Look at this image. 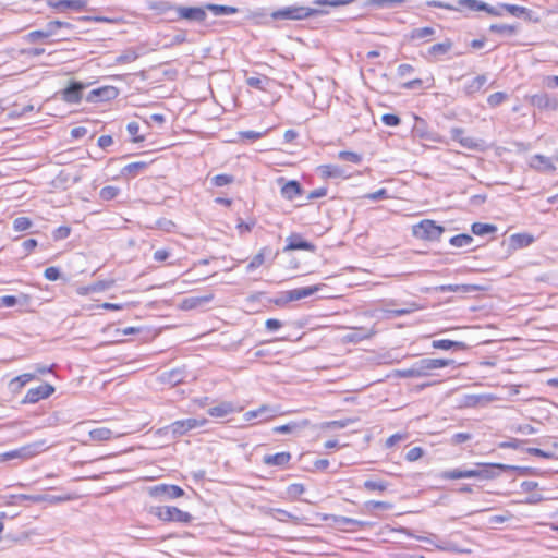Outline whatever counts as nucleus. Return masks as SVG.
<instances>
[{"instance_id":"nucleus-1","label":"nucleus","mask_w":558,"mask_h":558,"mask_svg":"<svg viewBox=\"0 0 558 558\" xmlns=\"http://www.w3.org/2000/svg\"><path fill=\"white\" fill-rule=\"evenodd\" d=\"M328 11L317 8H308L303 5H289L280 8L270 13V17L275 21L289 20L301 21L316 15L327 14Z\"/></svg>"},{"instance_id":"nucleus-2","label":"nucleus","mask_w":558,"mask_h":558,"mask_svg":"<svg viewBox=\"0 0 558 558\" xmlns=\"http://www.w3.org/2000/svg\"><path fill=\"white\" fill-rule=\"evenodd\" d=\"M149 513L166 522L189 524L193 521L191 513L172 506L150 507Z\"/></svg>"},{"instance_id":"nucleus-3","label":"nucleus","mask_w":558,"mask_h":558,"mask_svg":"<svg viewBox=\"0 0 558 558\" xmlns=\"http://www.w3.org/2000/svg\"><path fill=\"white\" fill-rule=\"evenodd\" d=\"M444 232L445 228L432 219H423L412 227L413 236L424 241H439Z\"/></svg>"},{"instance_id":"nucleus-4","label":"nucleus","mask_w":558,"mask_h":558,"mask_svg":"<svg viewBox=\"0 0 558 558\" xmlns=\"http://www.w3.org/2000/svg\"><path fill=\"white\" fill-rule=\"evenodd\" d=\"M206 420H197L193 417L178 420L162 428H159L157 434L160 436L171 434L172 438L175 439L185 435L192 429L203 426Z\"/></svg>"},{"instance_id":"nucleus-5","label":"nucleus","mask_w":558,"mask_h":558,"mask_svg":"<svg viewBox=\"0 0 558 558\" xmlns=\"http://www.w3.org/2000/svg\"><path fill=\"white\" fill-rule=\"evenodd\" d=\"M48 449L46 440H37L32 444H27L21 448L4 452L0 456V461H8L12 459L27 460L40 452Z\"/></svg>"},{"instance_id":"nucleus-6","label":"nucleus","mask_w":558,"mask_h":558,"mask_svg":"<svg viewBox=\"0 0 558 558\" xmlns=\"http://www.w3.org/2000/svg\"><path fill=\"white\" fill-rule=\"evenodd\" d=\"M150 497L159 500H170L184 496L185 492L174 484H157L147 488Z\"/></svg>"},{"instance_id":"nucleus-7","label":"nucleus","mask_w":558,"mask_h":558,"mask_svg":"<svg viewBox=\"0 0 558 558\" xmlns=\"http://www.w3.org/2000/svg\"><path fill=\"white\" fill-rule=\"evenodd\" d=\"M207 17L205 7H183L178 5L175 9V15L171 16L169 21L175 22L185 20L189 22L203 23Z\"/></svg>"},{"instance_id":"nucleus-8","label":"nucleus","mask_w":558,"mask_h":558,"mask_svg":"<svg viewBox=\"0 0 558 558\" xmlns=\"http://www.w3.org/2000/svg\"><path fill=\"white\" fill-rule=\"evenodd\" d=\"M427 5L432 8H440L450 11H481V9L485 8V2L481 0H458L457 4H450L442 1H427Z\"/></svg>"},{"instance_id":"nucleus-9","label":"nucleus","mask_w":558,"mask_h":558,"mask_svg":"<svg viewBox=\"0 0 558 558\" xmlns=\"http://www.w3.org/2000/svg\"><path fill=\"white\" fill-rule=\"evenodd\" d=\"M323 519L325 521L331 520L335 526L348 532H355L359 529L371 525V523L367 521H360L356 519L335 514H325Z\"/></svg>"},{"instance_id":"nucleus-10","label":"nucleus","mask_w":558,"mask_h":558,"mask_svg":"<svg viewBox=\"0 0 558 558\" xmlns=\"http://www.w3.org/2000/svg\"><path fill=\"white\" fill-rule=\"evenodd\" d=\"M54 387L48 383H44L36 388H31L22 399V404H34L40 400L49 398L54 392Z\"/></svg>"},{"instance_id":"nucleus-11","label":"nucleus","mask_w":558,"mask_h":558,"mask_svg":"<svg viewBox=\"0 0 558 558\" xmlns=\"http://www.w3.org/2000/svg\"><path fill=\"white\" fill-rule=\"evenodd\" d=\"M86 86L82 82L71 81L64 89L60 90L61 99L68 104H80Z\"/></svg>"},{"instance_id":"nucleus-12","label":"nucleus","mask_w":558,"mask_h":558,"mask_svg":"<svg viewBox=\"0 0 558 558\" xmlns=\"http://www.w3.org/2000/svg\"><path fill=\"white\" fill-rule=\"evenodd\" d=\"M530 104L539 110H558V97L551 96L547 93H539L530 97Z\"/></svg>"},{"instance_id":"nucleus-13","label":"nucleus","mask_w":558,"mask_h":558,"mask_svg":"<svg viewBox=\"0 0 558 558\" xmlns=\"http://www.w3.org/2000/svg\"><path fill=\"white\" fill-rule=\"evenodd\" d=\"M119 92L113 86H102L96 89L90 90L86 96L87 102H100L108 101L114 99L118 96Z\"/></svg>"},{"instance_id":"nucleus-14","label":"nucleus","mask_w":558,"mask_h":558,"mask_svg":"<svg viewBox=\"0 0 558 558\" xmlns=\"http://www.w3.org/2000/svg\"><path fill=\"white\" fill-rule=\"evenodd\" d=\"M296 250L315 252L316 246L313 243L304 240L301 234L292 233L290 236L287 238V245L283 248V251L287 252Z\"/></svg>"},{"instance_id":"nucleus-15","label":"nucleus","mask_w":558,"mask_h":558,"mask_svg":"<svg viewBox=\"0 0 558 558\" xmlns=\"http://www.w3.org/2000/svg\"><path fill=\"white\" fill-rule=\"evenodd\" d=\"M478 466L480 478L483 480H493L497 477L500 473L499 471H507L509 464L504 463H476Z\"/></svg>"},{"instance_id":"nucleus-16","label":"nucleus","mask_w":558,"mask_h":558,"mask_svg":"<svg viewBox=\"0 0 558 558\" xmlns=\"http://www.w3.org/2000/svg\"><path fill=\"white\" fill-rule=\"evenodd\" d=\"M186 378V371L184 367L173 368L167 372H163L159 376V380L162 384H167L170 386H177L183 383Z\"/></svg>"},{"instance_id":"nucleus-17","label":"nucleus","mask_w":558,"mask_h":558,"mask_svg":"<svg viewBox=\"0 0 558 558\" xmlns=\"http://www.w3.org/2000/svg\"><path fill=\"white\" fill-rule=\"evenodd\" d=\"M311 424L310 420L303 418L299 421H290L287 424L275 426L272 428V433L275 434H295L304 428L308 427Z\"/></svg>"},{"instance_id":"nucleus-18","label":"nucleus","mask_w":558,"mask_h":558,"mask_svg":"<svg viewBox=\"0 0 558 558\" xmlns=\"http://www.w3.org/2000/svg\"><path fill=\"white\" fill-rule=\"evenodd\" d=\"M318 171L324 179H347L349 175L344 169L337 165H322L318 167Z\"/></svg>"},{"instance_id":"nucleus-19","label":"nucleus","mask_w":558,"mask_h":558,"mask_svg":"<svg viewBox=\"0 0 558 558\" xmlns=\"http://www.w3.org/2000/svg\"><path fill=\"white\" fill-rule=\"evenodd\" d=\"M259 509L263 513L270 515L274 519L281 521V522H287V521L291 520V521L298 523L300 521L299 517H296L293 513L288 512L287 510H283V509H275V508H266V507H260Z\"/></svg>"},{"instance_id":"nucleus-20","label":"nucleus","mask_w":558,"mask_h":558,"mask_svg":"<svg viewBox=\"0 0 558 558\" xmlns=\"http://www.w3.org/2000/svg\"><path fill=\"white\" fill-rule=\"evenodd\" d=\"M530 165L537 171L554 172L556 170L550 158L539 154L532 157Z\"/></svg>"},{"instance_id":"nucleus-21","label":"nucleus","mask_w":558,"mask_h":558,"mask_svg":"<svg viewBox=\"0 0 558 558\" xmlns=\"http://www.w3.org/2000/svg\"><path fill=\"white\" fill-rule=\"evenodd\" d=\"M149 161H135L128 163L121 169V175L125 178H135L140 173H143L149 166Z\"/></svg>"},{"instance_id":"nucleus-22","label":"nucleus","mask_w":558,"mask_h":558,"mask_svg":"<svg viewBox=\"0 0 558 558\" xmlns=\"http://www.w3.org/2000/svg\"><path fill=\"white\" fill-rule=\"evenodd\" d=\"M303 193L301 184L295 180H290L281 187V195L288 201H293Z\"/></svg>"},{"instance_id":"nucleus-23","label":"nucleus","mask_w":558,"mask_h":558,"mask_svg":"<svg viewBox=\"0 0 558 558\" xmlns=\"http://www.w3.org/2000/svg\"><path fill=\"white\" fill-rule=\"evenodd\" d=\"M291 460V453L287 451L277 452L275 454H266L263 457V462L266 465L284 466L289 464Z\"/></svg>"},{"instance_id":"nucleus-24","label":"nucleus","mask_w":558,"mask_h":558,"mask_svg":"<svg viewBox=\"0 0 558 558\" xmlns=\"http://www.w3.org/2000/svg\"><path fill=\"white\" fill-rule=\"evenodd\" d=\"M213 300H214V294L213 293H207V294H204V295L185 298L182 301V308H184V310H193V308L202 306V305H204L206 303H209Z\"/></svg>"},{"instance_id":"nucleus-25","label":"nucleus","mask_w":558,"mask_h":558,"mask_svg":"<svg viewBox=\"0 0 558 558\" xmlns=\"http://www.w3.org/2000/svg\"><path fill=\"white\" fill-rule=\"evenodd\" d=\"M432 347L434 349L453 350V351H464L468 349L466 343H464L462 341H453V340H449V339L434 340L432 342Z\"/></svg>"},{"instance_id":"nucleus-26","label":"nucleus","mask_w":558,"mask_h":558,"mask_svg":"<svg viewBox=\"0 0 558 558\" xmlns=\"http://www.w3.org/2000/svg\"><path fill=\"white\" fill-rule=\"evenodd\" d=\"M510 246L513 250H519L531 245L534 242V236L529 233H514L509 238Z\"/></svg>"},{"instance_id":"nucleus-27","label":"nucleus","mask_w":558,"mask_h":558,"mask_svg":"<svg viewBox=\"0 0 558 558\" xmlns=\"http://www.w3.org/2000/svg\"><path fill=\"white\" fill-rule=\"evenodd\" d=\"M320 290V286L303 287L288 291V299L299 301L304 298H308Z\"/></svg>"},{"instance_id":"nucleus-28","label":"nucleus","mask_w":558,"mask_h":558,"mask_svg":"<svg viewBox=\"0 0 558 558\" xmlns=\"http://www.w3.org/2000/svg\"><path fill=\"white\" fill-rule=\"evenodd\" d=\"M487 83V76L485 74L477 75L463 87V93L466 96H472L475 93H478L483 86Z\"/></svg>"},{"instance_id":"nucleus-29","label":"nucleus","mask_w":558,"mask_h":558,"mask_svg":"<svg viewBox=\"0 0 558 558\" xmlns=\"http://www.w3.org/2000/svg\"><path fill=\"white\" fill-rule=\"evenodd\" d=\"M452 46H453L452 40L447 38L442 43L434 44L433 46H430L428 48L427 53L430 57L438 58L439 56H444L447 52H449L451 50Z\"/></svg>"},{"instance_id":"nucleus-30","label":"nucleus","mask_w":558,"mask_h":558,"mask_svg":"<svg viewBox=\"0 0 558 558\" xmlns=\"http://www.w3.org/2000/svg\"><path fill=\"white\" fill-rule=\"evenodd\" d=\"M208 414L213 417H225L234 412V407L231 402H221L218 405L208 409Z\"/></svg>"},{"instance_id":"nucleus-31","label":"nucleus","mask_w":558,"mask_h":558,"mask_svg":"<svg viewBox=\"0 0 558 558\" xmlns=\"http://www.w3.org/2000/svg\"><path fill=\"white\" fill-rule=\"evenodd\" d=\"M208 10L213 14L219 16V15H231L239 12V9L231 5H225V4H214V3H207L205 4V11Z\"/></svg>"},{"instance_id":"nucleus-32","label":"nucleus","mask_w":558,"mask_h":558,"mask_svg":"<svg viewBox=\"0 0 558 558\" xmlns=\"http://www.w3.org/2000/svg\"><path fill=\"white\" fill-rule=\"evenodd\" d=\"M11 504L12 505H22L24 501H31L33 504H40L48 500V497H44L43 494L38 495H26V494H20V495H12L11 496Z\"/></svg>"},{"instance_id":"nucleus-33","label":"nucleus","mask_w":558,"mask_h":558,"mask_svg":"<svg viewBox=\"0 0 558 558\" xmlns=\"http://www.w3.org/2000/svg\"><path fill=\"white\" fill-rule=\"evenodd\" d=\"M270 254H271V248L270 247L265 246V247L260 248V251L252 258V260L246 266L247 272H251L254 269H256L259 266H262L264 264V262H265V257L267 255H270Z\"/></svg>"},{"instance_id":"nucleus-34","label":"nucleus","mask_w":558,"mask_h":558,"mask_svg":"<svg viewBox=\"0 0 558 558\" xmlns=\"http://www.w3.org/2000/svg\"><path fill=\"white\" fill-rule=\"evenodd\" d=\"M441 292H462L469 293L478 290L477 286L474 284H444L438 288Z\"/></svg>"},{"instance_id":"nucleus-35","label":"nucleus","mask_w":558,"mask_h":558,"mask_svg":"<svg viewBox=\"0 0 558 558\" xmlns=\"http://www.w3.org/2000/svg\"><path fill=\"white\" fill-rule=\"evenodd\" d=\"M460 145L464 148L477 151H483L486 147V144L483 140L472 136H465L464 140L460 141Z\"/></svg>"},{"instance_id":"nucleus-36","label":"nucleus","mask_w":558,"mask_h":558,"mask_svg":"<svg viewBox=\"0 0 558 558\" xmlns=\"http://www.w3.org/2000/svg\"><path fill=\"white\" fill-rule=\"evenodd\" d=\"M471 231L475 235L483 236L495 233L497 231V227L492 223L474 222L471 226Z\"/></svg>"},{"instance_id":"nucleus-37","label":"nucleus","mask_w":558,"mask_h":558,"mask_svg":"<svg viewBox=\"0 0 558 558\" xmlns=\"http://www.w3.org/2000/svg\"><path fill=\"white\" fill-rule=\"evenodd\" d=\"M35 379V374L33 373H24L22 375L16 376L10 381V387L13 392H17L24 385Z\"/></svg>"},{"instance_id":"nucleus-38","label":"nucleus","mask_w":558,"mask_h":558,"mask_svg":"<svg viewBox=\"0 0 558 558\" xmlns=\"http://www.w3.org/2000/svg\"><path fill=\"white\" fill-rule=\"evenodd\" d=\"M435 33H436V29L430 26L413 28L409 34V38L411 40H420V39H424L427 37H432L435 35Z\"/></svg>"},{"instance_id":"nucleus-39","label":"nucleus","mask_w":558,"mask_h":558,"mask_svg":"<svg viewBox=\"0 0 558 558\" xmlns=\"http://www.w3.org/2000/svg\"><path fill=\"white\" fill-rule=\"evenodd\" d=\"M414 366L416 368V374L418 377L428 376L432 374L433 365L429 357L421 359L414 363Z\"/></svg>"},{"instance_id":"nucleus-40","label":"nucleus","mask_w":558,"mask_h":558,"mask_svg":"<svg viewBox=\"0 0 558 558\" xmlns=\"http://www.w3.org/2000/svg\"><path fill=\"white\" fill-rule=\"evenodd\" d=\"M473 238L472 235L468 234V233H460V234H457L452 238H450L449 240V243L450 245L454 246V247H463V246H469L473 243Z\"/></svg>"},{"instance_id":"nucleus-41","label":"nucleus","mask_w":558,"mask_h":558,"mask_svg":"<svg viewBox=\"0 0 558 558\" xmlns=\"http://www.w3.org/2000/svg\"><path fill=\"white\" fill-rule=\"evenodd\" d=\"M269 83V78L265 75L251 76L246 78V84L259 90H266V86Z\"/></svg>"},{"instance_id":"nucleus-42","label":"nucleus","mask_w":558,"mask_h":558,"mask_svg":"<svg viewBox=\"0 0 558 558\" xmlns=\"http://www.w3.org/2000/svg\"><path fill=\"white\" fill-rule=\"evenodd\" d=\"M112 430L106 427L95 428L89 432V436L93 440L106 441L112 438Z\"/></svg>"},{"instance_id":"nucleus-43","label":"nucleus","mask_w":558,"mask_h":558,"mask_svg":"<svg viewBox=\"0 0 558 558\" xmlns=\"http://www.w3.org/2000/svg\"><path fill=\"white\" fill-rule=\"evenodd\" d=\"M150 8L159 14H168L172 12L173 15H175V9L178 8V5L169 1H159L154 3Z\"/></svg>"},{"instance_id":"nucleus-44","label":"nucleus","mask_w":558,"mask_h":558,"mask_svg":"<svg viewBox=\"0 0 558 558\" xmlns=\"http://www.w3.org/2000/svg\"><path fill=\"white\" fill-rule=\"evenodd\" d=\"M48 37H50V32L47 31V28L45 27L44 29L29 32L24 36V39L25 41L33 44L37 43L38 40L46 39Z\"/></svg>"},{"instance_id":"nucleus-45","label":"nucleus","mask_w":558,"mask_h":558,"mask_svg":"<svg viewBox=\"0 0 558 558\" xmlns=\"http://www.w3.org/2000/svg\"><path fill=\"white\" fill-rule=\"evenodd\" d=\"M489 31L497 34L513 35L517 32V26L508 24H492Z\"/></svg>"},{"instance_id":"nucleus-46","label":"nucleus","mask_w":558,"mask_h":558,"mask_svg":"<svg viewBox=\"0 0 558 558\" xmlns=\"http://www.w3.org/2000/svg\"><path fill=\"white\" fill-rule=\"evenodd\" d=\"M405 0H368V4L376 8H396L402 4Z\"/></svg>"},{"instance_id":"nucleus-47","label":"nucleus","mask_w":558,"mask_h":558,"mask_svg":"<svg viewBox=\"0 0 558 558\" xmlns=\"http://www.w3.org/2000/svg\"><path fill=\"white\" fill-rule=\"evenodd\" d=\"M119 192V187L107 185L100 190L99 196L102 201H111L118 196Z\"/></svg>"},{"instance_id":"nucleus-48","label":"nucleus","mask_w":558,"mask_h":558,"mask_svg":"<svg viewBox=\"0 0 558 558\" xmlns=\"http://www.w3.org/2000/svg\"><path fill=\"white\" fill-rule=\"evenodd\" d=\"M338 158L343 161H350V162L356 163V165L362 161V155L354 153V151H349V150L339 151Z\"/></svg>"},{"instance_id":"nucleus-49","label":"nucleus","mask_w":558,"mask_h":558,"mask_svg":"<svg viewBox=\"0 0 558 558\" xmlns=\"http://www.w3.org/2000/svg\"><path fill=\"white\" fill-rule=\"evenodd\" d=\"M72 24L69 22L54 20L46 24L47 31L50 32V36L54 35L58 28H72Z\"/></svg>"},{"instance_id":"nucleus-50","label":"nucleus","mask_w":558,"mask_h":558,"mask_svg":"<svg viewBox=\"0 0 558 558\" xmlns=\"http://www.w3.org/2000/svg\"><path fill=\"white\" fill-rule=\"evenodd\" d=\"M501 9H504V11H507L508 13H510L511 15H513L515 17H522L524 15V13H526V8L518 5V4L504 3V4H501Z\"/></svg>"},{"instance_id":"nucleus-51","label":"nucleus","mask_w":558,"mask_h":558,"mask_svg":"<svg viewBox=\"0 0 558 558\" xmlns=\"http://www.w3.org/2000/svg\"><path fill=\"white\" fill-rule=\"evenodd\" d=\"M32 227V220L28 217H17L13 221V228L17 232L26 231Z\"/></svg>"},{"instance_id":"nucleus-52","label":"nucleus","mask_w":558,"mask_h":558,"mask_svg":"<svg viewBox=\"0 0 558 558\" xmlns=\"http://www.w3.org/2000/svg\"><path fill=\"white\" fill-rule=\"evenodd\" d=\"M185 41H187L186 31L181 29L169 40V43L163 45V48H171L181 45Z\"/></svg>"},{"instance_id":"nucleus-53","label":"nucleus","mask_w":558,"mask_h":558,"mask_svg":"<svg viewBox=\"0 0 558 558\" xmlns=\"http://www.w3.org/2000/svg\"><path fill=\"white\" fill-rule=\"evenodd\" d=\"M233 181L234 177L226 173L217 174L211 179V183L215 186H225L231 184Z\"/></svg>"},{"instance_id":"nucleus-54","label":"nucleus","mask_w":558,"mask_h":558,"mask_svg":"<svg viewBox=\"0 0 558 558\" xmlns=\"http://www.w3.org/2000/svg\"><path fill=\"white\" fill-rule=\"evenodd\" d=\"M387 487H388V483L385 481L367 480L364 482V488H366L367 490L384 492L387 489Z\"/></svg>"},{"instance_id":"nucleus-55","label":"nucleus","mask_w":558,"mask_h":558,"mask_svg":"<svg viewBox=\"0 0 558 558\" xmlns=\"http://www.w3.org/2000/svg\"><path fill=\"white\" fill-rule=\"evenodd\" d=\"M507 94L502 92H496L494 94H490L487 98V104L490 107H497L500 104H502L507 99Z\"/></svg>"},{"instance_id":"nucleus-56","label":"nucleus","mask_w":558,"mask_h":558,"mask_svg":"<svg viewBox=\"0 0 558 558\" xmlns=\"http://www.w3.org/2000/svg\"><path fill=\"white\" fill-rule=\"evenodd\" d=\"M126 130H128L129 134L133 136L132 142L140 143V142L144 141V136L137 135V133L140 131V125L137 122L132 121V122L128 123Z\"/></svg>"},{"instance_id":"nucleus-57","label":"nucleus","mask_w":558,"mask_h":558,"mask_svg":"<svg viewBox=\"0 0 558 558\" xmlns=\"http://www.w3.org/2000/svg\"><path fill=\"white\" fill-rule=\"evenodd\" d=\"M355 0H313V4L324 7H340L354 2Z\"/></svg>"},{"instance_id":"nucleus-58","label":"nucleus","mask_w":558,"mask_h":558,"mask_svg":"<svg viewBox=\"0 0 558 558\" xmlns=\"http://www.w3.org/2000/svg\"><path fill=\"white\" fill-rule=\"evenodd\" d=\"M440 476L444 480L465 478L464 470H461V469L444 471Z\"/></svg>"},{"instance_id":"nucleus-59","label":"nucleus","mask_w":558,"mask_h":558,"mask_svg":"<svg viewBox=\"0 0 558 558\" xmlns=\"http://www.w3.org/2000/svg\"><path fill=\"white\" fill-rule=\"evenodd\" d=\"M71 234V228L68 226H60L52 232V239L54 241H60L69 238Z\"/></svg>"},{"instance_id":"nucleus-60","label":"nucleus","mask_w":558,"mask_h":558,"mask_svg":"<svg viewBox=\"0 0 558 558\" xmlns=\"http://www.w3.org/2000/svg\"><path fill=\"white\" fill-rule=\"evenodd\" d=\"M365 507L371 509H381V510H390L392 508V504L388 501H376V500H369L365 502Z\"/></svg>"},{"instance_id":"nucleus-61","label":"nucleus","mask_w":558,"mask_h":558,"mask_svg":"<svg viewBox=\"0 0 558 558\" xmlns=\"http://www.w3.org/2000/svg\"><path fill=\"white\" fill-rule=\"evenodd\" d=\"M88 0H66V9L74 11H83L86 9Z\"/></svg>"},{"instance_id":"nucleus-62","label":"nucleus","mask_w":558,"mask_h":558,"mask_svg":"<svg viewBox=\"0 0 558 558\" xmlns=\"http://www.w3.org/2000/svg\"><path fill=\"white\" fill-rule=\"evenodd\" d=\"M381 121L387 126H397L401 123V119L393 113H385L381 117Z\"/></svg>"},{"instance_id":"nucleus-63","label":"nucleus","mask_w":558,"mask_h":558,"mask_svg":"<svg viewBox=\"0 0 558 558\" xmlns=\"http://www.w3.org/2000/svg\"><path fill=\"white\" fill-rule=\"evenodd\" d=\"M423 453H424V450L423 448L421 447H413L411 448L407 454H405V459L410 462H413V461H416L418 460L420 458L423 457Z\"/></svg>"},{"instance_id":"nucleus-64","label":"nucleus","mask_w":558,"mask_h":558,"mask_svg":"<svg viewBox=\"0 0 558 558\" xmlns=\"http://www.w3.org/2000/svg\"><path fill=\"white\" fill-rule=\"evenodd\" d=\"M44 276L47 280L56 281L61 277V272L58 267L51 266L45 269Z\"/></svg>"}]
</instances>
